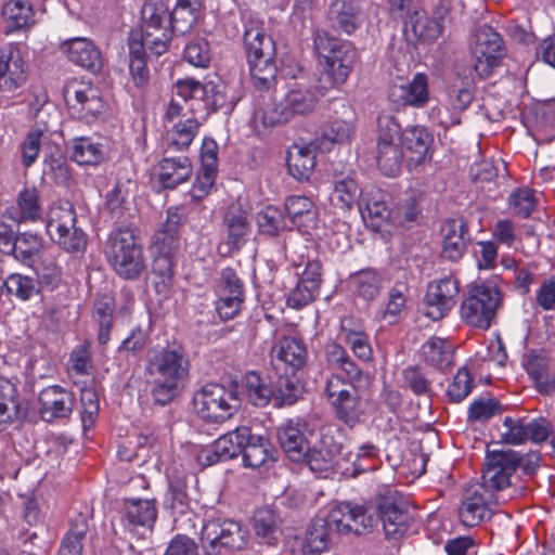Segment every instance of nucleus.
I'll return each mask as SVG.
<instances>
[{
	"label": "nucleus",
	"instance_id": "1",
	"mask_svg": "<svg viewBox=\"0 0 555 555\" xmlns=\"http://www.w3.org/2000/svg\"><path fill=\"white\" fill-rule=\"evenodd\" d=\"M189 371L190 361L181 345L150 349L146 353L145 376L152 386L153 401L159 405L170 403L179 393Z\"/></svg>",
	"mask_w": 555,
	"mask_h": 555
},
{
	"label": "nucleus",
	"instance_id": "2",
	"mask_svg": "<svg viewBox=\"0 0 555 555\" xmlns=\"http://www.w3.org/2000/svg\"><path fill=\"white\" fill-rule=\"evenodd\" d=\"M318 96L306 83H292L280 101L269 94L255 98L251 124L254 128H269L286 124L296 117H305L317 107Z\"/></svg>",
	"mask_w": 555,
	"mask_h": 555
},
{
	"label": "nucleus",
	"instance_id": "3",
	"mask_svg": "<svg viewBox=\"0 0 555 555\" xmlns=\"http://www.w3.org/2000/svg\"><path fill=\"white\" fill-rule=\"evenodd\" d=\"M313 44L324 60L320 76L321 88L327 90L341 86L352 72L357 51L349 41L331 37L325 30H315Z\"/></svg>",
	"mask_w": 555,
	"mask_h": 555
},
{
	"label": "nucleus",
	"instance_id": "4",
	"mask_svg": "<svg viewBox=\"0 0 555 555\" xmlns=\"http://www.w3.org/2000/svg\"><path fill=\"white\" fill-rule=\"evenodd\" d=\"M105 254L116 274L124 280L139 279L146 268L143 247L130 228H119L109 234Z\"/></svg>",
	"mask_w": 555,
	"mask_h": 555
},
{
	"label": "nucleus",
	"instance_id": "5",
	"mask_svg": "<svg viewBox=\"0 0 555 555\" xmlns=\"http://www.w3.org/2000/svg\"><path fill=\"white\" fill-rule=\"evenodd\" d=\"M360 388L348 387L339 373L332 374L326 380L325 395L335 416L349 428L362 424L367 416L370 403L360 395Z\"/></svg>",
	"mask_w": 555,
	"mask_h": 555
},
{
	"label": "nucleus",
	"instance_id": "6",
	"mask_svg": "<svg viewBox=\"0 0 555 555\" xmlns=\"http://www.w3.org/2000/svg\"><path fill=\"white\" fill-rule=\"evenodd\" d=\"M47 233L61 248L82 254L87 248V234L77 227V216L69 202L53 203L47 215Z\"/></svg>",
	"mask_w": 555,
	"mask_h": 555
},
{
	"label": "nucleus",
	"instance_id": "7",
	"mask_svg": "<svg viewBox=\"0 0 555 555\" xmlns=\"http://www.w3.org/2000/svg\"><path fill=\"white\" fill-rule=\"evenodd\" d=\"M201 544L206 555H228L246 544L247 531L231 519L201 520Z\"/></svg>",
	"mask_w": 555,
	"mask_h": 555
},
{
	"label": "nucleus",
	"instance_id": "8",
	"mask_svg": "<svg viewBox=\"0 0 555 555\" xmlns=\"http://www.w3.org/2000/svg\"><path fill=\"white\" fill-rule=\"evenodd\" d=\"M193 406L201 418L218 423L234 415L240 408V399L234 388L211 383L194 393Z\"/></svg>",
	"mask_w": 555,
	"mask_h": 555
},
{
	"label": "nucleus",
	"instance_id": "9",
	"mask_svg": "<svg viewBox=\"0 0 555 555\" xmlns=\"http://www.w3.org/2000/svg\"><path fill=\"white\" fill-rule=\"evenodd\" d=\"M501 304L500 291L489 284L473 286L460 306L461 319L468 325L488 330Z\"/></svg>",
	"mask_w": 555,
	"mask_h": 555
},
{
	"label": "nucleus",
	"instance_id": "10",
	"mask_svg": "<svg viewBox=\"0 0 555 555\" xmlns=\"http://www.w3.org/2000/svg\"><path fill=\"white\" fill-rule=\"evenodd\" d=\"M65 102L73 117L88 122L105 112V103L101 92L91 81L72 79L63 89Z\"/></svg>",
	"mask_w": 555,
	"mask_h": 555
},
{
	"label": "nucleus",
	"instance_id": "11",
	"mask_svg": "<svg viewBox=\"0 0 555 555\" xmlns=\"http://www.w3.org/2000/svg\"><path fill=\"white\" fill-rule=\"evenodd\" d=\"M474 70L480 78L489 77L499 67L505 56L503 39L489 26L479 28L475 34L472 48Z\"/></svg>",
	"mask_w": 555,
	"mask_h": 555
},
{
	"label": "nucleus",
	"instance_id": "12",
	"mask_svg": "<svg viewBox=\"0 0 555 555\" xmlns=\"http://www.w3.org/2000/svg\"><path fill=\"white\" fill-rule=\"evenodd\" d=\"M377 521L380 520L388 538L397 539L409 528L413 516L406 500L396 492L387 491L379 495L376 506L373 505Z\"/></svg>",
	"mask_w": 555,
	"mask_h": 555
},
{
	"label": "nucleus",
	"instance_id": "13",
	"mask_svg": "<svg viewBox=\"0 0 555 555\" xmlns=\"http://www.w3.org/2000/svg\"><path fill=\"white\" fill-rule=\"evenodd\" d=\"M325 520L333 532L337 533L353 532L362 534L377 525V518L372 504L352 505L350 503H340L330 511Z\"/></svg>",
	"mask_w": 555,
	"mask_h": 555
},
{
	"label": "nucleus",
	"instance_id": "14",
	"mask_svg": "<svg viewBox=\"0 0 555 555\" xmlns=\"http://www.w3.org/2000/svg\"><path fill=\"white\" fill-rule=\"evenodd\" d=\"M520 464V454L514 450H493L487 453L482 472L485 489L501 491L512 485L511 478Z\"/></svg>",
	"mask_w": 555,
	"mask_h": 555
},
{
	"label": "nucleus",
	"instance_id": "15",
	"mask_svg": "<svg viewBox=\"0 0 555 555\" xmlns=\"http://www.w3.org/2000/svg\"><path fill=\"white\" fill-rule=\"evenodd\" d=\"M217 295L216 310L221 319L232 320L238 315L245 300L244 283L232 268L221 270Z\"/></svg>",
	"mask_w": 555,
	"mask_h": 555
},
{
	"label": "nucleus",
	"instance_id": "16",
	"mask_svg": "<svg viewBox=\"0 0 555 555\" xmlns=\"http://www.w3.org/2000/svg\"><path fill=\"white\" fill-rule=\"evenodd\" d=\"M459 291L457 281L451 276L429 283L424 296V314L433 321L443 319L455 306Z\"/></svg>",
	"mask_w": 555,
	"mask_h": 555
},
{
	"label": "nucleus",
	"instance_id": "17",
	"mask_svg": "<svg viewBox=\"0 0 555 555\" xmlns=\"http://www.w3.org/2000/svg\"><path fill=\"white\" fill-rule=\"evenodd\" d=\"M250 437V428L241 426L220 436L212 444L202 449L197 459L202 465H214L231 460L242 452L243 446Z\"/></svg>",
	"mask_w": 555,
	"mask_h": 555
},
{
	"label": "nucleus",
	"instance_id": "18",
	"mask_svg": "<svg viewBox=\"0 0 555 555\" xmlns=\"http://www.w3.org/2000/svg\"><path fill=\"white\" fill-rule=\"evenodd\" d=\"M312 431L302 418H289L283 422L276 431L279 443L294 462H302L310 451L309 435Z\"/></svg>",
	"mask_w": 555,
	"mask_h": 555
},
{
	"label": "nucleus",
	"instance_id": "19",
	"mask_svg": "<svg viewBox=\"0 0 555 555\" xmlns=\"http://www.w3.org/2000/svg\"><path fill=\"white\" fill-rule=\"evenodd\" d=\"M156 518L157 508L154 500H125L121 522L130 533L143 534L146 531H151Z\"/></svg>",
	"mask_w": 555,
	"mask_h": 555
},
{
	"label": "nucleus",
	"instance_id": "20",
	"mask_svg": "<svg viewBox=\"0 0 555 555\" xmlns=\"http://www.w3.org/2000/svg\"><path fill=\"white\" fill-rule=\"evenodd\" d=\"M39 413L46 422L67 418L74 409L75 398L72 391L53 385L46 387L39 393Z\"/></svg>",
	"mask_w": 555,
	"mask_h": 555
},
{
	"label": "nucleus",
	"instance_id": "21",
	"mask_svg": "<svg viewBox=\"0 0 555 555\" xmlns=\"http://www.w3.org/2000/svg\"><path fill=\"white\" fill-rule=\"evenodd\" d=\"M491 495L483 486L473 485L465 489L461 505L459 507V517L465 527H475L489 516V504Z\"/></svg>",
	"mask_w": 555,
	"mask_h": 555
},
{
	"label": "nucleus",
	"instance_id": "22",
	"mask_svg": "<svg viewBox=\"0 0 555 555\" xmlns=\"http://www.w3.org/2000/svg\"><path fill=\"white\" fill-rule=\"evenodd\" d=\"M369 0H336L332 3L328 18L333 29L346 35L353 34L363 22V11Z\"/></svg>",
	"mask_w": 555,
	"mask_h": 555
},
{
	"label": "nucleus",
	"instance_id": "23",
	"mask_svg": "<svg viewBox=\"0 0 555 555\" xmlns=\"http://www.w3.org/2000/svg\"><path fill=\"white\" fill-rule=\"evenodd\" d=\"M27 79V68L21 50L8 44L0 50V89L12 91Z\"/></svg>",
	"mask_w": 555,
	"mask_h": 555
},
{
	"label": "nucleus",
	"instance_id": "24",
	"mask_svg": "<svg viewBox=\"0 0 555 555\" xmlns=\"http://www.w3.org/2000/svg\"><path fill=\"white\" fill-rule=\"evenodd\" d=\"M327 365L345 375L348 387H364L369 384V375L359 367L348 352L340 345L332 341L325 347Z\"/></svg>",
	"mask_w": 555,
	"mask_h": 555
},
{
	"label": "nucleus",
	"instance_id": "25",
	"mask_svg": "<svg viewBox=\"0 0 555 555\" xmlns=\"http://www.w3.org/2000/svg\"><path fill=\"white\" fill-rule=\"evenodd\" d=\"M60 49L77 66L92 73H96L102 68L103 60L101 52L89 38L74 37L67 39L61 43Z\"/></svg>",
	"mask_w": 555,
	"mask_h": 555
},
{
	"label": "nucleus",
	"instance_id": "26",
	"mask_svg": "<svg viewBox=\"0 0 555 555\" xmlns=\"http://www.w3.org/2000/svg\"><path fill=\"white\" fill-rule=\"evenodd\" d=\"M358 208L364 223L373 230H379L390 217L386 194L375 186L365 188L360 192Z\"/></svg>",
	"mask_w": 555,
	"mask_h": 555
},
{
	"label": "nucleus",
	"instance_id": "27",
	"mask_svg": "<svg viewBox=\"0 0 555 555\" xmlns=\"http://www.w3.org/2000/svg\"><path fill=\"white\" fill-rule=\"evenodd\" d=\"M442 250L441 256L450 261L463 257L469 242L468 228L462 220H448L441 228Z\"/></svg>",
	"mask_w": 555,
	"mask_h": 555
},
{
	"label": "nucleus",
	"instance_id": "28",
	"mask_svg": "<svg viewBox=\"0 0 555 555\" xmlns=\"http://www.w3.org/2000/svg\"><path fill=\"white\" fill-rule=\"evenodd\" d=\"M273 361L285 366V371L295 374L307 361V348L305 344L295 337L279 339L271 350Z\"/></svg>",
	"mask_w": 555,
	"mask_h": 555
},
{
	"label": "nucleus",
	"instance_id": "29",
	"mask_svg": "<svg viewBox=\"0 0 555 555\" xmlns=\"http://www.w3.org/2000/svg\"><path fill=\"white\" fill-rule=\"evenodd\" d=\"M400 143L405 151L408 163L417 166L428 157L433 137L426 128L413 126L403 131Z\"/></svg>",
	"mask_w": 555,
	"mask_h": 555
},
{
	"label": "nucleus",
	"instance_id": "30",
	"mask_svg": "<svg viewBox=\"0 0 555 555\" xmlns=\"http://www.w3.org/2000/svg\"><path fill=\"white\" fill-rule=\"evenodd\" d=\"M193 172L189 157L165 156L158 164V181L165 189H175L188 181Z\"/></svg>",
	"mask_w": 555,
	"mask_h": 555
},
{
	"label": "nucleus",
	"instance_id": "31",
	"mask_svg": "<svg viewBox=\"0 0 555 555\" xmlns=\"http://www.w3.org/2000/svg\"><path fill=\"white\" fill-rule=\"evenodd\" d=\"M449 10L439 8L431 17L424 12H414L410 18L412 31L420 40L431 42L437 40L443 33Z\"/></svg>",
	"mask_w": 555,
	"mask_h": 555
},
{
	"label": "nucleus",
	"instance_id": "32",
	"mask_svg": "<svg viewBox=\"0 0 555 555\" xmlns=\"http://www.w3.org/2000/svg\"><path fill=\"white\" fill-rule=\"evenodd\" d=\"M25 416L26 409L18 399L15 385L9 379L0 378V431Z\"/></svg>",
	"mask_w": 555,
	"mask_h": 555
},
{
	"label": "nucleus",
	"instance_id": "33",
	"mask_svg": "<svg viewBox=\"0 0 555 555\" xmlns=\"http://www.w3.org/2000/svg\"><path fill=\"white\" fill-rule=\"evenodd\" d=\"M166 507L170 511L175 521L188 517L193 528L196 527L194 520L199 518L192 513L191 499L186 493V483L182 479L171 480L166 495Z\"/></svg>",
	"mask_w": 555,
	"mask_h": 555
},
{
	"label": "nucleus",
	"instance_id": "34",
	"mask_svg": "<svg viewBox=\"0 0 555 555\" xmlns=\"http://www.w3.org/2000/svg\"><path fill=\"white\" fill-rule=\"evenodd\" d=\"M314 143L294 144L287 152V167L289 173L297 180L309 179L315 166Z\"/></svg>",
	"mask_w": 555,
	"mask_h": 555
},
{
	"label": "nucleus",
	"instance_id": "35",
	"mask_svg": "<svg viewBox=\"0 0 555 555\" xmlns=\"http://www.w3.org/2000/svg\"><path fill=\"white\" fill-rule=\"evenodd\" d=\"M154 258L152 263L153 274L159 278V281L155 282V287L158 293L165 292L172 284L176 266V253L177 248H170L165 246H153Z\"/></svg>",
	"mask_w": 555,
	"mask_h": 555
},
{
	"label": "nucleus",
	"instance_id": "36",
	"mask_svg": "<svg viewBox=\"0 0 555 555\" xmlns=\"http://www.w3.org/2000/svg\"><path fill=\"white\" fill-rule=\"evenodd\" d=\"M525 370L540 393L551 395L555 391V378L548 372L550 362L546 357L530 352L525 362Z\"/></svg>",
	"mask_w": 555,
	"mask_h": 555
},
{
	"label": "nucleus",
	"instance_id": "37",
	"mask_svg": "<svg viewBox=\"0 0 555 555\" xmlns=\"http://www.w3.org/2000/svg\"><path fill=\"white\" fill-rule=\"evenodd\" d=\"M339 453L340 444L335 443L332 437H324L319 446L310 447L302 462H306L312 472L322 473L332 468Z\"/></svg>",
	"mask_w": 555,
	"mask_h": 555
},
{
	"label": "nucleus",
	"instance_id": "38",
	"mask_svg": "<svg viewBox=\"0 0 555 555\" xmlns=\"http://www.w3.org/2000/svg\"><path fill=\"white\" fill-rule=\"evenodd\" d=\"M281 518L269 507H261L254 516V529L259 543L274 545L279 539Z\"/></svg>",
	"mask_w": 555,
	"mask_h": 555
},
{
	"label": "nucleus",
	"instance_id": "39",
	"mask_svg": "<svg viewBox=\"0 0 555 555\" xmlns=\"http://www.w3.org/2000/svg\"><path fill=\"white\" fill-rule=\"evenodd\" d=\"M245 388L248 401L259 408L268 405L274 397L273 382L269 376H262L250 371L245 376Z\"/></svg>",
	"mask_w": 555,
	"mask_h": 555
},
{
	"label": "nucleus",
	"instance_id": "40",
	"mask_svg": "<svg viewBox=\"0 0 555 555\" xmlns=\"http://www.w3.org/2000/svg\"><path fill=\"white\" fill-rule=\"evenodd\" d=\"M285 210L292 223L299 229H309L314 227L317 221V211L310 198L298 195L289 196L285 202Z\"/></svg>",
	"mask_w": 555,
	"mask_h": 555
},
{
	"label": "nucleus",
	"instance_id": "41",
	"mask_svg": "<svg viewBox=\"0 0 555 555\" xmlns=\"http://www.w3.org/2000/svg\"><path fill=\"white\" fill-rule=\"evenodd\" d=\"M199 129V122L195 117H186L176 122L167 131V150L185 151L189 149Z\"/></svg>",
	"mask_w": 555,
	"mask_h": 555
},
{
	"label": "nucleus",
	"instance_id": "42",
	"mask_svg": "<svg viewBox=\"0 0 555 555\" xmlns=\"http://www.w3.org/2000/svg\"><path fill=\"white\" fill-rule=\"evenodd\" d=\"M89 531L87 516L78 514L72 519L70 528L62 540L59 555H82L83 543Z\"/></svg>",
	"mask_w": 555,
	"mask_h": 555
},
{
	"label": "nucleus",
	"instance_id": "43",
	"mask_svg": "<svg viewBox=\"0 0 555 555\" xmlns=\"http://www.w3.org/2000/svg\"><path fill=\"white\" fill-rule=\"evenodd\" d=\"M115 299L109 294L98 297L93 305V319L99 325L98 340L106 345L111 338Z\"/></svg>",
	"mask_w": 555,
	"mask_h": 555
},
{
	"label": "nucleus",
	"instance_id": "44",
	"mask_svg": "<svg viewBox=\"0 0 555 555\" xmlns=\"http://www.w3.org/2000/svg\"><path fill=\"white\" fill-rule=\"evenodd\" d=\"M425 362L437 369H444L453 362L452 344L440 337H431L422 346Z\"/></svg>",
	"mask_w": 555,
	"mask_h": 555
},
{
	"label": "nucleus",
	"instance_id": "45",
	"mask_svg": "<svg viewBox=\"0 0 555 555\" xmlns=\"http://www.w3.org/2000/svg\"><path fill=\"white\" fill-rule=\"evenodd\" d=\"M242 452L244 465L254 469L273 460V449L270 442L266 438L251 434L248 441L244 443Z\"/></svg>",
	"mask_w": 555,
	"mask_h": 555
},
{
	"label": "nucleus",
	"instance_id": "46",
	"mask_svg": "<svg viewBox=\"0 0 555 555\" xmlns=\"http://www.w3.org/2000/svg\"><path fill=\"white\" fill-rule=\"evenodd\" d=\"M224 224L228 230V244L240 247L249 233L247 212L240 206H231L224 216Z\"/></svg>",
	"mask_w": 555,
	"mask_h": 555
},
{
	"label": "nucleus",
	"instance_id": "47",
	"mask_svg": "<svg viewBox=\"0 0 555 555\" xmlns=\"http://www.w3.org/2000/svg\"><path fill=\"white\" fill-rule=\"evenodd\" d=\"M31 16L33 10L25 1H7L2 8L4 33L11 34L27 26Z\"/></svg>",
	"mask_w": 555,
	"mask_h": 555
},
{
	"label": "nucleus",
	"instance_id": "48",
	"mask_svg": "<svg viewBox=\"0 0 555 555\" xmlns=\"http://www.w3.org/2000/svg\"><path fill=\"white\" fill-rule=\"evenodd\" d=\"M333 530L327 525L325 518H314L309 525L305 548L311 555H318L328 550Z\"/></svg>",
	"mask_w": 555,
	"mask_h": 555
},
{
	"label": "nucleus",
	"instance_id": "49",
	"mask_svg": "<svg viewBox=\"0 0 555 555\" xmlns=\"http://www.w3.org/2000/svg\"><path fill=\"white\" fill-rule=\"evenodd\" d=\"M72 157L79 165L95 166L105 157L103 144L93 142L89 138H76L73 140Z\"/></svg>",
	"mask_w": 555,
	"mask_h": 555
},
{
	"label": "nucleus",
	"instance_id": "50",
	"mask_svg": "<svg viewBox=\"0 0 555 555\" xmlns=\"http://www.w3.org/2000/svg\"><path fill=\"white\" fill-rule=\"evenodd\" d=\"M244 43L247 61L273 56L274 54L273 40L257 27H251L245 30Z\"/></svg>",
	"mask_w": 555,
	"mask_h": 555
},
{
	"label": "nucleus",
	"instance_id": "51",
	"mask_svg": "<svg viewBox=\"0 0 555 555\" xmlns=\"http://www.w3.org/2000/svg\"><path fill=\"white\" fill-rule=\"evenodd\" d=\"M42 249V240L37 234L24 232L15 237L10 254L24 264L31 266Z\"/></svg>",
	"mask_w": 555,
	"mask_h": 555
},
{
	"label": "nucleus",
	"instance_id": "52",
	"mask_svg": "<svg viewBox=\"0 0 555 555\" xmlns=\"http://www.w3.org/2000/svg\"><path fill=\"white\" fill-rule=\"evenodd\" d=\"M254 86L259 90H269L275 83L276 66L273 56L253 59L248 61Z\"/></svg>",
	"mask_w": 555,
	"mask_h": 555
},
{
	"label": "nucleus",
	"instance_id": "53",
	"mask_svg": "<svg viewBox=\"0 0 555 555\" xmlns=\"http://www.w3.org/2000/svg\"><path fill=\"white\" fill-rule=\"evenodd\" d=\"M134 182L131 179L118 180L113 190L106 195V206L111 214L120 218L129 208Z\"/></svg>",
	"mask_w": 555,
	"mask_h": 555
},
{
	"label": "nucleus",
	"instance_id": "54",
	"mask_svg": "<svg viewBox=\"0 0 555 555\" xmlns=\"http://www.w3.org/2000/svg\"><path fill=\"white\" fill-rule=\"evenodd\" d=\"M2 287L8 294L15 296L20 300L26 301L39 294L40 282L31 276L12 273L4 280Z\"/></svg>",
	"mask_w": 555,
	"mask_h": 555
},
{
	"label": "nucleus",
	"instance_id": "55",
	"mask_svg": "<svg viewBox=\"0 0 555 555\" xmlns=\"http://www.w3.org/2000/svg\"><path fill=\"white\" fill-rule=\"evenodd\" d=\"M170 38L171 31H153L149 29L142 31H132L130 34L129 41L137 40L142 43V53L144 54L145 49H147L151 54L160 56L167 51Z\"/></svg>",
	"mask_w": 555,
	"mask_h": 555
},
{
	"label": "nucleus",
	"instance_id": "56",
	"mask_svg": "<svg viewBox=\"0 0 555 555\" xmlns=\"http://www.w3.org/2000/svg\"><path fill=\"white\" fill-rule=\"evenodd\" d=\"M358 183L351 176L337 178L331 196L333 204L343 210H349L359 196Z\"/></svg>",
	"mask_w": 555,
	"mask_h": 555
},
{
	"label": "nucleus",
	"instance_id": "57",
	"mask_svg": "<svg viewBox=\"0 0 555 555\" xmlns=\"http://www.w3.org/2000/svg\"><path fill=\"white\" fill-rule=\"evenodd\" d=\"M377 165L387 177H396L403 159V152L399 144H377Z\"/></svg>",
	"mask_w": 555,
	"mask_h": 555
},
{
	"label": "nucleus",
	"instance_id": "58",
	"mask_svg": "<svg viewBox=\"0 0 555 555\" xmlns=\"http://www.w3.org/2000/svg\"><path fill=\"white\" fill-rule=\"evenodd\" d=\"M142 15L144 20L142 30L151 29L153 31H171L170 12L164 3H146L143 7Z\"/></svg>",
	"mask_w": 555,
	"mask_h": 555
},
{
	"label": "nucleus",
	"instance_id": "59",
	"mask_svg": "<svg viewBox=\"0 0 555 555\" xmlns=\"http://www.w3.org/2000/svg\"><path fill=\"white\" fill-rule=\"evenodd\" d=\"M257 225L260 233L275 236L287 229L283 211L275 206H267L257 214Z\"/></svg>",
	"mask_w": 555,
	"mask_h": 555
},
{
	"label": "nucleus",
	"instance_id": "60",
	"mask_svg": "<svg viewBox=\"0 0 555 555\" xmlns=\"http://www.w3.org/2000/svg\"><path fill=\"white\" fill-rule=\"evenodd\" d=\"M288 374L289 372L285 371V374L280 375L273 383L275 406L292 405L299 398L300 391L297 380L294 375L289 376Z\"/></svg>",
	"mask_w": 555,
	"mask_h": 555
},
{
	"label": "nucleus",
	"instance_id": "61",
	"mask_svg": "<svg viewBox=\"0 0 555 555\" xmlns=\"http://www.w3.org/2000/svg\"><path fill=\"white\" fill-rule=\"evenodd\" d=\"M181 216L177 209H168L167 219L162 229L155 233L154 245L170 248L179 247V228Z\"/></svg>",
	"mask_w": 555,
	"mask_h": 555
},
{
	"label": "nucleus",
	"instance_id": "62",
	"mask_svg": "<svg viewBox=\"0 0 555 555\" xmlns=\"http://www.w3.org/2000/svg\"><path fill=\"white\" fill-rule=\"evenodd\" d=\"M43 173L50 176L56 183H65L69 179L67 160L57 146L50 147L46 153Z\"/></svg>",
	"mask_w": 555,
	"mask_h": 555
},
{
	"label": "nucleus",
	"instance_id": "63",
	"mask_svg": "<svg viewBox=\"0 0 555 555\" xmlns=\"http://www.w3.org/2000/svg\"><path fill=\"white\" fill-rule=\"evenodd\" d=\"M350 285L358 296L365 300H372L379 293L380 280L375 272L364 270L351 278Z\"/></svg>",
	"mask_w": 555,
	"mask_h": 555
},
{
	"label": "nucleus",
	"instance_id": "64",
	"mask_svg": "<svg viewBox=\"0 0 555 555\" xmlns=\"http://www.w3.org/2000/svg\"><path fill=\"white\" fill-rule=\"evenodd\" d=\"M47 129L41 126H34L27 132L24 141L22 142L20 150L22 155V163L25 167H30L35 164L40 149L42 138L44 137Z\"/></svg>",
	"mask_w": 555,
	"mask_h": 555
}]
</instances>
